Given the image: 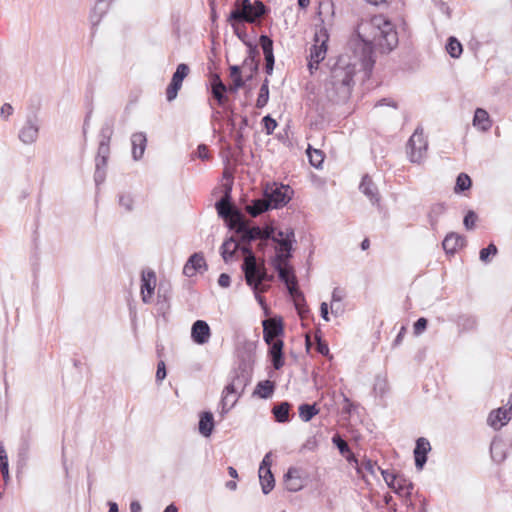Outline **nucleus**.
Returning <instances> with one entry per match:
<instances>
[{
  "label": "nucleus",
  "mask_w": 512,
  "mask_h": 512,
  "mask_svg": "<svg viewBox=\"0 0 512 512\" xmlns=\"http://www.w3.org/2000/svg\"><path fill=\"white\" fill-rule=\"evenodd\" d=\"M240 250L239 241H236L234 236L227 238L220 247V254L225 263H229L233 260L237 251Z\"/></svg>",
  "instance_id": "23"
},
{
  "label": "nucleus",
  "mask_w": 512,
  "mask_h": 512,
  "mask_svg": "<svg viewBox=\"0 0 512 512\" xmlns=\"http://www.w3.org/2000/svg\"><path fill=\"white\" fill-rule=\"evenodd\" d=\"M262 123L268 135L272 134L275 128L277 127L276 120L273 119L270 115L264 116L262 119Z\"/></svg>",
  "instance_id": "58"
},
{
  "label": "nucleus",
  "mask_w": 512,
  "mask_h": 512,
  "mask_svg": "<svg viewBox=\"0 0 512 512\" xmlns=\"http://www.w3.org/2000/svg\"><path fill=\"white\" fill-rule=\"evenodd\" d=\"M290 296L293 298L295 308L301 317H304L305 313L309 312L308 306L304 294L297 287H293L288 291Z\"/></svg>",
  "instance_id": "28"
},
{
  "label": "nucleus",
  "mask_w": 512,
  "mask_h": 512,
  "mask_svg": "<svg viewBox=\"0 0 512 512\" xmlns=\"http://www.w3.org/2000/svg\"><path fill=\"white\" fill-rule=\"evenodd\" d=\"M114 123H115V120L113 117L108 118L103 122L101 129L99 131V134H98L99 141H105V142L111 141V138L114 133Z\"/></svg>",
  "instance_id": "38"
},
{
  "label": "nucleus",
  "mask_w": 512,
  "mask_h": 512,
  "mask_svg": "<svg viewBox=\"0 0 512 512\" xmlns=\"http://www.w3.org/2000/svg\"><path fill=\"white\" fill-rule=\"evenodd\" d=\"M445 211L446 206L444 203H436L430 207L428 218L432 227L437 225L439 218L445 213Z\"/></svg>",
  "instance_id": "40"
},
{
  "label": "nucleus",
  "mask_w": 512,
  "mask_h": 512,
  "mask_svg": "<svg viewBox=\"0 0 512 512\" xmlns=\"http://www.w3.org/2000/svg\"><path fill=\"white\" fill-rule=\"evenodd\" d=\"M262 325L263 338L266 343L277 340L276 338L283 334V324L281 319L270 318L264 320Z\"/></svg>",
  "instance_id": "14"
},
{
  "label": "nucleus",
  "mask_w": 512,
  "mask_h": 512,
  "mask_svg": "<svg viewBox=\"0 0 512 512\" xmlns=\"http://www.w3.org/2000/svg\"><path fill=\"white\" fill-rule=\"evenodd\" d=\"M156 287V275L152 270L143 271L141 275V296L144 303H150Z\"/></svg>",
  "instance_id": "12"
},
{
  "label": "nucleus",
  "mask_w": 512,
  "mask_h": 512,
  "mask_svg": "<svg viewBox=\"0 0 512 512\" xmlns=\"http://www.w3.org/2000/svg\"><path fill=\"white\" fill-rule=\"evenodd\" d=\"M307 155L310 161V164L315 168H320L324 160V154L321 150L311 149L309 146L307 149Z\"/></svg>",
  "instance_id": "47"
},
{
  "label": "nucleus",
  "mask_w": 512,
  "mask_h": 512,
  "mask_svg": "<svg viewBox=\"0 0 512 512\" xmlns=\"http://www.w3.org/2000/svg\"><path fill=\"white\" fill-rule=\"evenodd\" d=\"M40 121L35 113L29 114L19 130L18 138L23 144H33L39 136Z\"/></svg>",
  "instance_id": "10"
},
{
  "label": "nucleus",
  "mask_w": 512,
  "mask_h": 512,
  "mask_svg": "<svg viewBox=\"0 0 512 512\" xmlns=\"http://www.w3.org/2000/svg\"><path fill=\"white\" fill-rule=\"evenodd\" d=\"M269 278L270 279H268V280L257 281L256 286L248 285L249 287L252 288V290L255 294V297L260 304H263V302H264V299L260 294L266 292L269 289L270 286L267 283L273 280V276L269 275Z\"/></svg>",
  "instance_id": "44"
},
{
  "label": "nucleus",
  "mask_w": 512,
  "mask_h": 512,
  "mask_svg": "<svg viewBox=\"0 0 512 512\" xmlns=\"http://www.w3.org/2000/svg\"><path fill=\"white\" fill-rule=\"evenodd\" d=\"M286 488L289 491L296 492L302 488V481L299 476V470L296 468H289L285 474Z\"/></svg>",
  "instance_id": "29"
},
{
  "label": "nucleus",
  "mask_w": 512,
  "mask_h": 512,
  "mask_svg": "<svg viewBox=\"0 0 512 512\" xmlns=\"http://www.w3.org/2000/svg\"><path fill=\"white\" fill-rule=\"evenodd\" d=\"M275 390V384L273 381L264 380L258 382L256 388L253 392V395H257L259 398L268 399L270 398Z\"/></svg>",
  "instance_id": "34"
},
{
  "label": "nucleus",
  "mask_w": 512,
  "mask_h": 512,
  "mask_svg": "<svg viewBox=\"0 0 512 512\" xmlns=\"http://www.w3.org/2000/svg\"><path fill=\"white\" fill-rule=\"evenodd\" d=\"M215 208L218 216L225 221L229 229L236 223V213H242L231 203L230 189H227L224 195L215 203Z\"/></svg>",
  "instance_id": "9"
},
{
  "label": "nucleus",
  "mask_w": 512,
  "mask_h": 512,
  "mask_svg": "<svg viewBox=\"0 0 512 512\" xmlns=\"http://www.w3.org/2000/svg\"><path fill=\"white\" fill-rule=\"evenodd\" d=\"M512 417V407H500L493 410L487 419L488 424L495 430H499L506 425Z\"/></svg>",
  "instance_id": "15"
},
{
  "label": "nucleus",
  "mask_w": 512,
  "mask_h": 512,
  "mask_svg": "<svg viewBox=\"0 0 512 512\" xmlns=\"http://www.w3.org/2000/svg\"><path fill=\"white\" fill-rule=\"evenodd\" d=\"M344 298V291L340 288H334L332 292V304H331V312L332 314H338L341 309L339 306H336V302H341Z\"/></svg>",
  "instance_id": "54"
},
{
  "label": "nucleus",
  "mask_w": 512,
  "mask_h": 512,
  "mask_svg": "<svg viewBox=\"0 0 512 512\" xmlns=\"http://www.w3.org/2000/svg\"><path fill=\"white\" fill-rule=\"evenodd\" d=\"M293 191L288 185L267 184L264 189V198L270 209H278L285 206L290 200Z\"/></svg>",
  "instance_id": "6"
},
{
  "label": "nucleus",
  "mask_w": 512,
  "mask_h": 512,
  "mask_svg": "<svg viewBox=\"0 0 512 512\" xmlns=\"http://www.w3.org/2000/svg\"><path fill=\"white\" fill-rule=\"evenodd\" d=\"M132 158L139 161L145 152L147 146V137L144 132H136L131 135Z\"/></svg>",
  "instance_id": "20"
},
{
  "label": "nucleus",
  "mask_w": 512,
  "mask_h": 512,
  "mask_svg": "<svg viewBox=\"0 0 512 512\" xmlns=\"http://www.w3.org/2000/svg\"><path fill=\"white\" fill-rule=\"evenodd\" d=\"M167 376L166 371V365L164 361H159L157 364V371H156V382L161 383Z\"/></svg>",
  "instance_id": "61"
},
{
  "label": "nucleus",
  "mask_w": 512,
  "mask_h": 512,
  "mask_svg": "<svg viewBox=\"0 0 512 512\" xmlns=\"http://www.w3.org/2000/svg\"><path fill=\"white\" fill-rule=\"evenodd\" d=\"M477 220V215L473 211H469L463 219V224L467 230H471L475 226V222Z\"/></svg>",
  "instance_id": "60"
},
{
  "label": "nucleus",
  "mask_w": 512,
  "mask_h": 512,
  "mask_svg": "<svg viewBox=\"0 0 512 512\" xmlns=\"http://www.w3.org/2000/svg\"><path fill=\"white\" fill-rule=\"evenodd\" d=\"M446 50L451 57L458 58L462 53V45L456 38L450 37L446 45Z\"/></svg>",
  "instance_id": "48"
},
{
  "label": "nucleus",
  "mask_w": 512,
  "mask_h": 512,
  "mask_svg": "<svg viewBox=\"0 0 512 512\" xmlns=\"http://www.w3.org/2000/svg\"><path fill=\"white\" fill-rule=\"evenodd\" d=\"M226 92H228V88L223 83L220 76L218 74H213L211 79V93L221 106H223L228 100Z\"/></svg>",
  "instance_id": "19"
},
{
  "label": "nucleus",
  "mask_w": 512,
  "mask_h": 512,
  "mask_svg": "<svg viewBox=\"0 0 512 512\" xmlns=\"http://www.w3.org/2000/svg\"><path fill=\"white\" fill-rule=\"evenodd\" d=\"M211 336V330L208 323L204 320H197L191 328L192 340L199 345L206 344Z\"/></svg>",
  "instance_id": "16"
},
{
  "label": "nucleus",
  "mask_w": 512,
  "mask_h": 512,
  "mask_svg": "<svg viewBox=\"0 0 512 512\" xmlns=\"http://www.w3.org/2000/svg\"><path fill=\"white\" fill-rule=\"evenodd\" d=\"M170 297L169 285L165 286L164 284H160L157 292L158 311L164 314L169 309Z\"/></svg>",
  "instance_id": "31"
},
{
  "label": "nucleus",
  "mask_w": 512,
  "mask_h": 512,
  "mask_svg": "<svg viewBox=\"0 0 512 512\" xmlns=\"http://www.w3.org/2000/svg\"><path fill=\"white\" fill-rule=\"evenodd\" d=\"M360 191L371 201L372 204H378L380 194L377 186L368 175H364L359 185Z\"/></svg>",
  "instance_id": "21"
},
{
  "label": "nucleus",
  "mask_w": 512,
  "mask_h": 512,
  "mask_svg": "<svg viewBox=\"0 0 512 512\" xmlns=\"http://www.w3.org/2000/svg\"><path fill=\"white\" fill-rule=\"evenodd\" d=\"M188 260L199 272H201L202 269L204 271L207 270V264L202 253H194L189 257Z\"/></svg>",
  "instance_id": "52"
},
{
  "label": "nucleus",
  "mask_w": 512,
  "mask_h": 512,
  "mask_svg": "<svg viewBox=\"0 0 512 512\" xmlns=\"http://www.w3.org/2000/svg\"><path fill=\"white\" fill-rule=\"evenodd\" d=\"M261 48L263 50L265 64H274L275 58L273 54V41L267 35H261L259 39Z\"/></svg>",
  "instance_id": "37"
},
{
  "label": "nucleus",
  "mask_w": 512,
  "mask_h": 512,
  "mask_svg": "<svg viewBox=\"0 0 512 512\" xmlns=\"http://www.w3.org/2000/svg\"><path fill=\"white\" fill-rule=\"evenodd\" d=\"M383 476L384 481L396 494L401 497L409 498L412 494V490L414 488L413 483L400 474H394L389 472L388 470H383L380 467H377Z\"/></svg>",
  "instance_id": "7"
},
{
  "label": "nucleus",
  "mask_w": 512,
  "mask_h": 512,
  "mask_svg": "<svg viewBox=\"0 0 512 512\" xmlns=\"http://www.w3.org/2000/svg\"><path fill=\"white\" fill-rule=\"evenodd\" d=\"M294 241V231L292 229L287 230L286 232L279 231L277 236L274 235L273 238V242L277 244L275 247L276 253L292 249V243Z\"/></svg>",
  "instance_id": "25"
},
{
  "label": "nucleus",
  "mask_w": 512,
  "mask_h": 512,
  "mask_svg": "<svg viewBox=\"0 0 512 512\" xmlns=\"http://www.w3.org/2000/svg\"><path fill=\"white\" fill-rule=\"evenodd\" d=\"M465 245V238L457 233L451 232L446 235L442 242L444 251L447 254H454Z\"/></svg>",
  "instance_id": "24"
},
{
  "label": "nucleus",
  "mask_w": 512,
  "mask_h": 512,
  "mask_svg": "<svg viewBox=\"0 0 512 512\" xmlns=\"http://www.w3.org/2000/svg\"><path fill=\"white\" fill-rule=\"evenodd\" d=\"M269 346V356L272 361V365L276 370H279L284 365L283 347L284 343L282 340L277 339L267 343Z\"/></svg>",
  "instance_id": "18"
},
{
  "label": "nucleus",
  "mask_w": 512,
  "mask_h": 512,
  "mask_svg": "<svg viewBox=\"0 0 512 512\" xmlns=\"http://www.w3.org/2000/svg\"><path fill=\"white\" fill-rule=\"evenodd\" d=\"M431 446L427 439L421 437L416 441L414 449L415 466L418 470H422L427 462V454L430 451Z\"/></svg>",
  "instance_id": "17"
},
{
  "label": "nucleus",
  "mask_w": 512,
  "mask_h": 512,
  "mask_svg": "<svg viewBox=\"0 0 512 512\" xmlns=\"http://www.w3.org/2000/svg\"><path fill=\"white\" fill-rule=\"evenodd\" d=\"M214 429L213 414L209 411L202 412L199 420V432L204 437H209Z\"/></svg>",
  "instance_id": "30"
},
{
  "label": "nucleus",
  "mask_w": 512,
  "mask_h": 512,
  "mask_svg": "<svg viewBox=\"0 0 512 512\" xmlns=\"http://www.w3.org/2000/svg\"><path fill=\"white\" fill-rule=\"evenodd\" d=\"M325 39L321 41L320 44H314L310 48L309 57L311 61H313L316 64H319L321 61L325 59L326 53H327V40L328 36L324 35ZM316 43L319 42V38L316 37L315 39Z\"/></svg>",
  "instance_id": "26"
},
{
  "label": "nucleus",
  "mask_w": 512,
  "mask_h": 512,
  "mask_svg": "<svg viewBox=\"0 0 512 512\" xmlns=\"http://www.w3.org/2000/svg\"><path fill=\"white\" fill-rule=\"evenodd\" d=\"M258 54L257 46L248 44V55L242 63L244 72H248L246 75V81H251L254 74L259 69V61L257 59Z\"/></svg>",
  "instance_id": "13"
},
{
  "label": "nucleus",
  "mask_w": 512,
  "mask_h": 512,
  "mask_svg": "<svg viewBox=\"0 0 512 512\" xmlns=\"http://www.w3.org/2000/svg\"><path fill=\"white\" fill-rule=\"evenodd\" d=\"M273 267L277 271L279 279L285 283L288 291L292 289V286H298L294 270L290 265L280 266V264H276Z\"/></svg>",
  "instance_id": "22"
},
{
  "label": "nucleus",
  "mask_w": 512,
  "mask_h": 512,
  "mask_svg": "<svg viewBox=\"0 0 512 512\" xmlns=\"http://www.w3.org/2000/svg\"><path fill=\"white\" fill-rule=\"evenodd\" d=\"M189 66L185 63H181L177 66L176 71L172 75V79L175 81L183 82V80L189 74Z\"/></svg>",
  "instance_id": "55"
},
{
  "label": "nucleus",
  "mask_w": 512,
  "mask_h": 512,
  "mask_svg": "<svg viewBox=\"0 0 512 512\" xmlns=\"http://www.w3.org/2000/svg\"><path fill=\"white\" fill-rule=\"evenodd\" d=\"M291 409V404L289 402H280L275 405L272 409V413L275 417V420L279 423H286L289 421V412Z\"/></svg>",
  "instance_id": "35"
},
{
  "label": "nucleus",
  "mask_w": 512,
  "mask_h": 512,
  "mask_svg": "<svg viewBox=\"0 0 512 512\" xmlns=\"http://www.w3.org/2000/svg\"><path fill=\"white\" fill-rule=\"evenodd\" d=\"M427 147L428 144L424 137L423 129L420 127L416 128L407 143L410 161L413 163H420L425 156Z\"/></svg>",
  "instance_id": "8"
},
{
  "label": "nucleus",
  "mask_w": 512,
  "mask_h": 512,
  "mask_svg": "<svg viewBox=\"0 0 512 512\" xmlns=\"http://www.w3.org/2000/svg\"><path fill=\"white\" fill-rule=\"evenodd\" d=\"M268 100H269V80H268V78H265L260 87V90H259V94H258V97L256 100V107L260 108V109L265 107L266 104L268 103Z\"/></svg>",
  "instance_id": "43"
},
{
  "label": "nucleus",
  "mask_w": 512,
  "mask_h": 512,
  "mask_svg": "<svg viewBox=\"0 0 512 512\" xmlns=\"http://www.w3.org/2000/svg\"><path fill=\"white\" fill-rule=\"evenodd\" d=\"M111 3L106 1L97 0L95 6L90 12V22L93 27L97 26L102 17L106 14Z\"/></svg>",
  "instance_id": "27"
},
{
  "label": "nucleus",
  "mask_w": 512,
  "mask_h": 512,
  "mask_svg": "<svg viewBox=\"0 0 512 512\" xmlns=\"http://www.w3.org/2000/svg\"><path fill=\"white\" fill-rule=\"evenodd\" d=\"M119 205L123 207L126 211H131L133 209V199L128 194H122L119 196Z\"/></svg>",
  "instance_id": "59"
},
{
  "label": "nucleus",
  "mask_w": 512,
  "mask_h": 512,
  "mask_svg": "<svg viewBox=\"0 0 512 512\" xmlns=\"http://www.w3.org/2000/svg\"><path fill=\"white\" fill-rule=\"evenodd\" d=\"M497 252V247L493 243H490L486 248L480 250V260L487 263L489 262L490 255L495 256Z\"/></svg>",
  "instance_id": "56"
},
{
  "label": "nucleus",
  "mask_w": 512,
  "mask_h": 512,
  "mask_svg": "<svg viewBox=\"0 0 512 512\" xmlns=\"http://www.w3.org/2000/svg\"><path fill=\"white\" fill-rule=\"evenodd\" d=\"M490 453L493 461L501 463L506 458L505 444L499 438H494L490 445Z\"/></svg>",
  "instance_id": "33"
},
{
  "label": "nucleus",
  "mask_w": 512,
  "mask_h": 512,
  "mask_svg": "<svg viewBox=\"0 0 512 512\" xmlns=\"http://www.w3.org/2000/svg\"><path fill=\"white\" fill-rule=\"evenodd\" d=\"M292 257V249L277 252L272 260V265L280 264V266L289 265V259Z\"/></svg>",
  "instance_id": "49"
},
{
  "label": "nucleus",
  "mask_w": 512,
  "mask_h": 512,
  "mask_svg": "<svg viewBox=\"0 0 512 512\" xmlns=\"http://www.w3.org/2000/svg\"><path fill=\"white\" fill-rule=\"evenodd\" d=\"M251 380L250 369L245 362H242L232 372L231 380L224 388L227 395L237 397V399L244 393L246 386Z\"/></svg>",
  "instance_id": "5"
},
{
  "label": "nucleus",
  "mask_w": 512,
  "mask_h": 512,
  "mask_svg": "<svg viewBox=\"0 0 512 512\" xmlns=\"http://www.w3.org/2000/svg\"><path fill=\"white\" fill-rule=\"evenodd\" d=\"M473 125L482 131L490 129L492 123L489 114L482 108H477L474 113Z\"/></svg>",
  "instance_id": "32"
},
{
  "label": "nucleus",
  "mask_w": 512,
  "mask_h": 512,
  "mask_svg": "<svg viewBox=\"0 0 512 512\" xmlns=\"http://www.w3.org/2000/svg\"><path fill=\"white\" fill-rule=\"evenodd\" d=\"M181 87V82L171 79V82L166 89L167 101L172 102L173 100H175Z\"/></svg>",
  "instance_id": "50"
},
{
  "label": "nucleus",
  "mask_w": 512,
  "mask_h": 512,
  "mask_svg": "<svg viewBox=\"0 0 512 512\" xmlns=\"http://www.w3.org/2000/svg\"><path fill=\"white\" fill-rule=\"evenodd\" d=\"M109 155H110V142L99 141L97 155L95 157V162L107 165Z\"/></svg>",
  "instance_id": "42"
},
{
  "label": "nucleus",
  "mask_w": 512,
  "mask_h": 512,
  "mask_svg": "<svg viewBox=\"0 0 512 512\" xmlns=\"http://www.w3.org/2000/svg\"><path fill=\"white\" fill-rule=\"evenodd\" d=\"M267 7L263 2L257 0L251 3L250 0L237 1L235 8L230 12L228 21H239L255 23L267 13Z\"/></svg>",
  "instance_id": "4"
},
{
  "label": "nucleus",
  "mask_w": 512,
  "mask_h": 512,
  "mask_svg": "<svg viewBox=\"0 0 512 512\" xmlns=\"http://www.w3.org/2000/svg\"><path fill=\"white\" fill-rule=\"evenodd\" d=\"M30 442L27 438H22L18 447V462L25 465L29 459Z\"/></svg>",
  "instance_id": "45"
},
{
  "label": "nucleus",
  "mask_w": 512,
  "mask_h": 512,
  "mask_svg": "<svg viewBox=\"0 0 512 512\" xmlns=\"http://www.w3.org/2000/svg\"><path fill=\"white\" fill-rule=\"evenodd\" d=\"M231 26L233 27L234 29V32L235 34L248 46V44H251L250 42H246L244 40V37L246 36V34L241 30V27H240V24H242L243 22H239V21H236V20H233V21H228Z\"/></svg>",
  "instance_id": "62"
},
{
  "label": "nucleus",
  "mask_w": 512,
  "mask_h": 512,
  "mask_svg": "<svg viewBox=\"0 0 512 512\" xmlns=\"http://www.w3.org/2000/svg\"><path fill=\"white\" fill-rule=\"evenodd\" d=\"M230 397L231 395H227V393L223 391V397L220 402L222 416L232 409L238 400L237 397H233V399H230Z\"/></svg>",
  "instance_id": "51"
},
{
  "label": "nucleus",
  "mask_w": 512,
  "mask_h": 512,
  "mask_svg": "<svg viewBox=\"0 0 512 512\" xmlns=\"http://www.w3.org/2000/svg\"><path fill=\"white\" fill-rule=\"evenodd\" d=\"M106 164H100L95 162V173H94V181L96 186L104 183L106 179Z\"/></svg>",
  "instance_id": "53"
},
{
  "label": "nucleus",
  "mask_w": 512,
  "mask_h": 512,
  "mask_svg": "<svg viewBox=\"0 0 512 512\" xmlns=\"http://www.w3.org/2000/svg\"><path fill=\"white\" fill-rule=\"evenodd\" d=\"M428 321L426 318L421 317L414 323V333L420 335L427 328Z\"/></svg>",
  "instance_id": "63"
},
{
  "label": "nucleus",
  "mask_w": 512,
  "mask_h": 512,
  "mask_svg": "<svg viewBox=\"0 0 512 512\" xmlns=\"http://www.w3.org/2000/svg\"><path fill=\"white\" fill-rule=\"evenodd\" d=\"M298 412L301 420L308 422L319 413V409L316 407V404L303 403L299 406Z\"/></svg>",
  "instance_id": "39"
},
{
  "label": "nucleus",
  "mask_w": 512,
  "mask_h": 512,
  "mask_svg": "<svg viewBox=\"0 0 512 512\" xmlns=\"http://www.w3.org/2000/svg\"><path fill=\"white\" fill-rule=\"evenodd\" d=\"M236 214V223L229 230L234 231V237L236 241H239L240 251L244 256L241 269L246 284L256 286L257 281L270 279L264 260H257L251 246L253 241L261 237L262 228L256 225L251 226L250 221L246 219L243 213L237 212Z\"/></svg>",
  "instance_id": "2"
},
{
  "label": "nucleus",
  "mask_w": 512,
  "mask_h": 512,
  "mask_svg": "<svg viewBox=\"0 0 512 512\" xmlns=\"http://www.w3.org/2000/svg\"><path fill=\"white\" fill-rule=\"evenodd\" d=\"M333 444L338 448L339 452L344 455L346 452H349V445L345 440H343L339 435H335L332 438Z\"/></svg>",
  "instance_id": "57"
},
{
  "label": "nucleus",
  "mask_w": 512,
  "mask_h": 512,
  "mask_svg": "<svg viewBox=\"0 0 512 512\" xmlns=\"http://www.w3.org/2000/svg\"><path fill=\"white\" fill-rule=\"evenodd\" d=\"M471 185H472L471 178L465 173H460L457 176L454 191H455V193L464 192V191L468 190L471 187Z\"/></svg>",
  "instance_id": "46"
},
{
  "label": "nucleus",
  "mask_w": 512,
  "mask_h": 512,
  "mask_svg": "<svg viewBox=\"0 0 512 512\" xmlns=\"http://www.w3.org/2000/svg\"><path fill=\"white\" fill-rule=\"evenodd\" d=\"M269 204H267L265 198L255 199L251 204L246 205L245 210L251 217H257L260 214L268 211Z\"/></svg>",
  "instance_id": "36"
},
{
  "label": "nucleus",
  "mask_w": 512,
  "mask_h": 512,
  "mask_svg": "<svg viewBox=\"0 0 512 512\" xmlns=\"http://www.w3.org/2000/svg\"><path fill=\"white\" fill-rule=\"evenodd\" d=\"M355 64L340 58L332 67L330 77L325 83V91L329 100L345 102L354 84Z\"/></svg>",
  "instance_id": "3"
},
{
  "label": "nucleus",
  "mask_w": 512,
  "mask_h": 512,
  "mask_svg": "<svg viewBox=\"0 0 512 512\" xmlns=\"http://www.w3.org/2000/svg\"><path fill=\"white\" fill-rule=\"evenodd\" d=\"M271 453H267L259 467V479L264 494H268L275 484L274 476L271 472Z\"/></svg>",
  "instance_id": "11"
},
{
  "label": "nucleus",
  "mask_w": 512,
  "mask_h": 512,
  "mask_svg": "<svg viewBox=\"0 0 512 512\" xmlns=\"http://www.w3.org/2000/svg\"><path fill=\"white\" fill-rule=\"evenodd\" d=\"M197 272H199L193 264L187 260L186 264L183 267V274L187 277H193Z\"/></svg>",
  "instance_id": "64"
},
{
  "label": "nucleus",
  "mask_w": 512,
  "mask_h": 512,
  "mask_svg": "<svg viewBox=\"0 0 512 512\" xmlns=\"http://www.w3.org/2000/svg\"><path fill=\"white\" fill-rule=\"evenodd\" d=\"M355 54L359 58L366 73H371L375 60L373 50L389 53L398 45V35L393 24L382 18L374 17L370 22L358 28V39L355 40Z\"/></svg>",
  "instance_id": "1"
},
{
  "label": "nucleus",
  "mask_w": 512,
  "mask_h": 512,
  "mask_svg": "<svg viewBox=\"0 0 512 512\" xmlns=\"http://www.w3.org/2000/svg\"><path fill=\"white\" fill-rule=\"evenodd\" d=\"M274 228L272 226H266L262 228L261 237H259L257 240H259V243L257 245V249L261 252H264L265 248L268 245V242L271 240L273 241L274 238Z\"/></svg>",
  "instance_id": "41"
}]
</instances>
